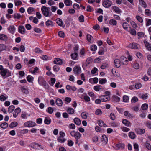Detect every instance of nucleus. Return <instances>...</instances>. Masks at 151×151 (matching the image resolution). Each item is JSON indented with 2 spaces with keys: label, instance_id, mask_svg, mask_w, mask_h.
<instances>
[{
  "label": "nucleus",
  "instance_id": "obj_1",
  "mask_svg": "<svg viewBox=\"0 0 151 151\" xmlns=\"http://www.w3.org/2000/svg\"><path fill=\"white\" fill-rule=\"evenodd\" d=\"M50 8L45 6H43L41 7V10L44 16L46 17H50L52 15L51 12L49 11Z\"/></svg>",
  "mask_w": 151,
  "mask_h": 151
},
{
  "label": "nucleus",
  "instance_id": "obj_2",
  "mask_svg": "<svg viewBox=\"0 0 151 151\" xmlns=\"http://www.w3.org/2000/svg\"><path fill=\"white\" fill-rule=\"evenodd\" d=\"M105 95H101L99 98L101 99L102 102H106L109 101L110 99V92L109 91H106L104 93Z\"/></svg>",
  "mask_w": 151,
  "mask_h": 151
},
{
  "label": "nucleus",
  "instance_id": "obj_3",
  "mask_svg": "<svg viewBox=\"0 0 151 151\" xmlns=\"http://www.w3.org/2000/svg\"><path fill=\"white\" fill-rule=\"evenodd\" d=\"M59 136L57 138L58 142L60 143H63L65 142L66 139L65 138V133L63 131H60L59 133Z\"/></svg>",
  "mask_w": 151,
  "mask_h": 151
},
{
  "label": "nucleus",
  "instance_id": "obj_4",
  "mask_svg": "<svg viewBox=\"0 0 151 151\" xmlns=\"http://www.w3.org/2000/svg\"><path fill=\"white\" fill-rule=\"evenodd\" d=\"M38 81L39 84L40 85L44 87H45L47 85H48L44 78L42 76H40L38 77Z\"/></svg>",
  "mask_w": 151,
  "mask_h": 151
},
{
  "label": "nucleus",
  "instance_id": "obj_5",
  "mask_svg": "<svg viewBox=\"0 0 151 151\" xmlns=\"http://www.w3.org/2000/svg\"><path fill=\"white\" fill-rule=\"evenodd\" d=\"M71 136L74 137L75 139H80L81 137V135L79 132L73 130L70 132Z\"/></svg>",
  "mask_w": 151,
  "mask_h": 151
},
{
  "label": "nucleus",
  "instance_id": "obj_6",
  "mask_svg": "<svg viewBox=\"0 0 151 151\" xmlns=\"http://www.w3.org/2000/svg\"><path fill=\"white\" fill-rule=\"evenodd\" d=\"M24 125L25 127H33L35 126L36 124L34 122L32 121H29L25 122Z\"/></svg>",
  "mask_w": 151,
  "mask_h": 151
},
{
  "label": "nucleus",
  "instance_id": "obj_7",
  "mask_svg": "<svg viewBox=\"0 0 151 151\" xmlns=\"http://www.w3.org/2000/svg\"><path fill=\"white\" fill-rule=\"evenodd\" d=\"M112 4V1L110 0H105L102 3L103 6L106 8L110 7Z\"/></svg>",
  "mask_w": 151,
  "mask_h": 151
},
{
  "label": "nucleus",
  "instance_id": "obj_8",
  "mask_svg": "<svg viewBox=\"0 0 151 151\" xmlns=\"http://www.w3.org/2000/svg\"><path fill=\"white\" fill-rule=\"evenodd\" d=\"M129 47L131 49H138L139 48V45L136 43H132L130 44L129 46Z\"/></svg>",
  "mask_w": 151,
  "mask_h": 151
},
{
  "label": "nucleus",
  "instance_id": "obj_9",
  "mask_svg": "<svg viewBox=\"0 0 151 151\" xmlns=\"http://www.w3.org/2000/svg\"><path fill=\"white\" fill-rule=\"evenodd\" d=\"M94 90L96 91H102L104 90V87L99 85H97L93 87Z\"/></svg>",
  "mask_w": 151,
  "mask_h": 151
},
{
  "label": "nucleus",
  "instance_id": "obj_10",
  "mask_svg": "<svg viewBox=\"0 0 151 151\" xmlns=\"http://www.w3.org/2000/svg\"><path fill=\"white\" fill-rule=\"evenodd\" d=\"M73 71L75 74H78L81 73V67L79 66H75L73 69Z\"/></svg>",
  "mask_w": 151,
  "mask_h": 151
},
{
  "label": "nucleus",
  "instance_id": "obj_11",
  "mask_svg": "<svg viewBox=\"0 0 151 151\" xmlns=\"http://www.w3.org/2000/svg\"><path fill=\"white\" fill-rule=\"evenodd\" d=\"M112 9L116 13L120 14L122 12V10L116 6H113L111 7Z\"/></svg>",
  "mask_w": 151,
  "mask_h": 151
},
{
  "label": "nucleus",
  "instance_id": "obj_12",
  "mask_svg": "<svg viewBox=\"0 0 151 151\" xmlns=\"http://www.w3.org/2000/svg\"><path fill=\"white\" fill-rule=\"evenodd\" d=\"M21 111V109L20 108L18 107L16 108L14 112L13 116L14 118H16Z\"/></svg>",
  "mask_w": 151,
  "mask_h": 151
},
{
  "label": "nucleus",
  "instance_id": "obj_13",
  "mask_svg": "<svg viewBox=\"0 0 151 151\" xmlns=\"http://www.w3.org/2000/svg\"><path fill=\"white\" fill-rule=\"evenodd\" d=\"M136 133L139 134H142L145 132L144 129L137 128L135 129Z\"/></svg>",
  "mask_w": 151,
  "mask_h": 151
},
{
  "label": "nucleus",
  "instance_id": "obj_14",
  "mask_svg": "<svg viewBox=\"0 0 151 151\" xmlns=\"http://www.w3.org/2000/svg\"><path fill=\"white\" fill-rule=\"evenodd\" d=\"M8 29L10 33L13 34L15 32L16 28L14 25H11L8 28Z\"/></svg>",
  "mask_w": 151,
  "mask_h": 151
},
{
  "label": "nucleus",
  "instance_id": "obj_15",
  "mask_svg": "<svg viewBox=\"0 0 151 151\" xmlns=\"http://www.w3.org/2000/svg\"><path fill=\"white\" fill-rule=\"evenodd\" d=\"M25 29L23 26L21 25L18 27V32L20 33L23 34L25 33Z\"/></svg>",
  "mask_w": 151,
  "mask_h": 151
},
{
  "label": "nucleus",
  "instance_id": "obj_16",
  "mask_svg": "<svg viewBox=\"0 0 151 151\" xmlns=\"http://www.w3.org/2000/svg\"><path fill=\"white\" fill-rule=\"evenodd\" d=\"M62 60L59 58H56L54 61V63L58 64L59 65H61L62 64Z\"/></svg>",
  "mask_w": 151,
  "mask_h": 151
},
{
  "label": "nucleus",
  "instance_id": "obj_17",
  "mask_svg": "<svg viewBox=\"0 0 151 151\" xmlns=\"http://www.w3.org/2000/svg\"><path fill=\"white\" fill-rule=\"evenodd\" d=\"M145 47L149 51H151V44H150L147 41H144Z\"/></svg>",
  "mask_w": 151,
  "mask_h": 151
},
{
  "label": "nucleus",
  "instance_id": "obj_18",
  "mask_svg": "<svg viewBox=\"0 0 151 151\" xmlns=\"http://www.w3.org/2000/svg\"><path fill=\"white\" fill-rule=\"evenodd\" d=\"M114 63L115 66L117 68H119L121 66L120 61L118 59H116L114 60Z\"/></svg>",
  "mask_w": 151,
  "mask_h": 151
},
{
  "label": "nucleus",
  "instance_id": "obj_19",
  "mask_svg": "<svg viewBox=\"0 0 151 151\" xmlns=\"http://www.w3.org/2000/svg\"><path fill=\"white\" fill-rule=\"evenodd\" d=\"M66 88L68 90H72L73 91H76L77 90V88L76 87L68 85L66 86Z\"/></svg>",
  "mask_w": 151,
  "mask_h": 151
},
{
  "label": "nucleus",
  "instance_id": "obj_20",
  "mask_svg": "<svg viewBox=\"0 0 151 151\" xmlns=\"http://www.w3.org/2000/svg\"><path fill=\"white\" fill-rule=\"evenodd\" d=\"M44 122L45 124L49 125L51 123V120L49 117L47 116L45 117Z\"/></svg>",
  "mask_w": 151,
  "mask_h": 151
},
{
  "label": "nucleus",
  "instance_id": "obj_21",
  "mask_svg": "<svg viewBox=\"0 0 151 151\" xmlns=\"http://www.w3.org/2000/svg\"><path fill=\"white\" fill-rule=\"evenodd\" d=\"M55 103L56 104L59 106H61L63 105V101L62 100L58 98L56 99Z\"/></svg>",
  "mask_w": 151,
  "mask_h": 151
},
{
  "label": "nucleus",
  "instance_id": "obj_22",
  "mask_svg": "<svg viewBox=\"0 0 151 151\" xmlns=\"http://www.w3.org/2000/svg\"><path fill=\"white\" fill-rule=\"evenodd\" d=\"M56 21L58 25L62 27H63V23L62 20L60 18L57 19Z\"/></svg>",
  "mask_w": 151,
  "mask_h": 151
},
{
  "label": "nucleus",
  "instance_id": "obj_23",
  "mask_svg": "<svg viewBox=\"0 0 151 151\" xmlns=\"http://www.w3.org/2000/svg\"><path fill=\"white\" fill-rule=\"evenodd\" d=\"M124 115L125 116H126L127 117H129V118H133L134 116L133 115L131 114L128 111H125L124 113Z\"/></svg>",
  "mask_w": 151,
  "mask_h": 151
},
{
  "label": "nucleus",
  "instance_id": "obj_24",
  "mask_svg": "<svg viewBox=\"0 0 151 151\" xmlns=\"http://www.w3.org/2000/svg\"><path fill=\"white\" fill-rule=\"evenodd\" d=\"M124 144L123 143H119L116 145L117 149H123L124 147Z\"/></svg>",
  "mask_w": 151,
  "mask_h": 151
},
{
  "label": "nucleus",
  "instance_id": "obj_25",
  "mask_svg": "<svg viewBox=\"0 0 151 151\" xmlns=\"http://www.w3.org/2000/svg\"><path fill=\"white\" fill-rule=\"evenodd\" d=\"M74 123L77 125H80L81 124V122L79 119L78 118H75L73 119Z\"/></svg>",
  "mask_w": 151,
  "mask_h": 151
},
{
  "label": "nucleus",
  "instance_id": "obj_26",
  "mask_svg": "<svg viewBox=\"0 0 151 151\" xmlns=\"http://www.w3.org/2000/svg\"><path fill=\"white\" fill-rule=\"evenodd\" d=\"M8 98V96L5 94H2L0 96V100L1 101H5Z\"/></svg>",
  "mask_w": 151,
  "mask_h": 151
},
{
  "label": "nucleus",
  "instance_id": "obj_27",
  "mask_svg": "<svg viewBox=\"0 0 151 151\" xmlns=\"http://www.w3.org/2000/svg\"><path fill=\"white\" fill-rule=\"evenodd\" d=\"M71 59L73 60H77L78 59V54L76 52L72 53L71 55Z\"/></svg>",
  "mask_w": 151,
  "mask_h": 151
},
{
  "label": "nucleus",
  "instance_id": "obj_28",
  "mask_svg": "<svg viewBox=\"0 0 151 151\" xmlns=\"http://www.w3.org/2000/svg\"><path fill=\"white\" fill-rule=\"evenodd\" d=\"M99 125L102 127H107L106 125L105 124L104 122L101 120H99L98 121Z\"/></svg>",
  "mask_w": 151,
  "mask_h": 151
},
{
  "label": "nucleus",
  "instance_id": "obj_29",
  "mask_svg": "<svg viewBox=\"0 0 151 151\" xmlns=\"http://www.w3.org/2000/svg\"><path fill=\"white\" fill-rule=\"evenodd\" d=\"M139 3L142 7L145 8L147 7V4L143 0H139Z\"/></svg>",
  "mask_w": 151,
  "mask_h": 151
},
{
  "label": "nucleus",
  "instance_id": "obj_30",
  "mask_svg": "<svg viewBox=\"0 0 151 151\" xmlns=\"http://www.w3.org/2000/svg\"><path fill=\"white\" fill-rule=\"evenodd\" d=\"M33 148L36 149H42V146L38 144L34 143L33 144Z\"/></svg>",
  "mask_w": 151,
  "mask_h": 151
},
{
  "label": "nucleus",
  "instance_id": "obj_31",
  "mask_svg": "<svg viewBox=\"0 0 151 151\" xmlns=\"http://www.w3.org/2000/svg\"><path fill=\"white\" fill-rule=\"evenodd\" d=\"M64 3L66 6H71L72 4V2L71 0H63Z\"/></svg>",
  "mask_w": 151,
  "mask_h": 151
},
{
  "label": "nucleus",
  "instance_id": "obj_32",
  "mask_svg": "<svg viewBox=\"0 0 151 151\" xmlns=\"http://www.w3.org/2000/svg\"><path fill=\"white\" fill-rule=\"evenodd\" d=\"M67 112L70 114H73L74 112V110L72 108H68L67 110Z\"/></svg>",
  "mask_w": 151,
  "mask_h": 151
},
{
  "label": "nucleus",
  "instance_id": "obj_33",
  "mask_svg": "<svg viewBox=\"0 0 151 151\" xmlns=\"http://www.w3.org/2000/svg\"><path fill=\"white\" fill-rule=\"evenodd\" d=\"M87 39L88 41L90 42H92L93 41V37L89 34L87 35Z\"/></svg>",
  "mask_w": 151,
  "mask_h": 151
},
{
  "label": "nucleus",
  "instance_id": "obj_34",
  "mask_svg": "<svg viewBox=\"0 0 151 151\" xmlns=\"http://www.w3.org/2000/svg\"><path fill=\"white\" fill-rule=\"evenodd\" d=\"M128 136L132 139H134L136 137L135 134L132 132H130L129 133Z\"/></svg>",
  "mask_w": 151,
  "mask_h": 151
},
{
  "label": "nucleus",
  "instance_id": "obj_35",
  "mask_svg": "<svg viewBox=\"0 0 151 151\" xmlns=\"http://www.w3.org/2000/svg\"><path fill=\"white\" fill-rule=\"evenodd\" d=\"M6 46L3 44H0V53L6 49Z\"/></svg>",
  "mask_w": 151,
  "mask_h": 151
},
{
  "label": "nucleus",
  "instance_id": "obj_36",
  "mask_svg": "<svg viewBox=\"0 0 151 151\" xmlns=\"http://www.w3.org/2000/svg\"><path fill=\"white\" fill-rule=\"evenodd\" d=\"M136 19L140 23H142L143 22L142 18L140 16L137 15L135 17Z\"/></svg>",
  "mask_w": 151,
  "mask_h": 151
},
{
  "label": "nucleus",
  "instance_id": "obj_37",
  "mask_svg": "<svg viewBox=\"0 0 151 151\" xmlns=\"http://www.w3.org/2000/svg\"><path fill=\"white\" fill-rule=\"evenodd\" d=\"M109 23L111 25H116L117 24V22L114 19H111L109 22Z\"/></svg>",
  "mask_w": 151,
  "mask_h": 151
},
{
  "label": "nucleus",
  "instance_id": "obj_38",
  "mask_svg": "<svg viewBox=\"0 0 151 151\" xmlns=\"http://www.w3.org/2000/svg\"><path fill=\"white\" fill-rule=\"evenodd\" d=\"M15 107L14 105H11L8 108V111L9 113H11L13 112L14 110Z\"/></svg>",
  "mask_w": 151,
  "mask_h": 151
},
{
  "label": "nucleus",
  "instance_id": "obj_39",
  "mask_svg": "<svg viewBox=\"0 0 151 151\" xmlns=\"http://www.w3.org/2000/svg\"><path fill=\"white\" fill-rule=\"evenodd\" d=\"M34 11V9L33 7H30L27 9V12L28 13L30 14H33V12Z\"/></svg>",
  "mask_w": 151,
  "mask_h": 151
},
{
  "label": "nucleus",
  "instance_id": "obj_40",
  "mask_svg": "<svg viewBox=\"0 0 151 151\" xmlns=\"http://www.w3.org/2000/svg\"><path fill=\"white\" fill-rule=\"evenodd\" d=\"M122 122L125 125L127 126H129L130 124V122L126 119H123Z\"/></svg>",
  "mask_w": 151,
  "mask_h": 151
},
{
  "label": "nucleus",
  "instance_id": "obj_41",
  "mask_svg": "<svg viewBox=\"0 0 151 151\" xmlns=\"http://www.w3.org/2000/svg\"><path fill=\"white\" fill-rule=\"evenodd\" d=\"M102 141L104 142L105 144H106L108 142V139L107 137L104 135H103L102 137Z\"/></svg>",
  "mask_w": 151,
  "mask_h": 151
},
{
  "label": "nucleus",
  "instance_id": "obj_42",
  "mask_svg": "<svg viewBox=\"0 0 151 151\" xmlns=\"http://www.w3.org/2000/svg\"><path fill=\"white\" fill-rule=\"evenodd\" d=\"M145 25L147 27L151 25V19L146 18L145 19Z\"/></svg>",
  "mask_w": 151,
  "mask_h": 151
},
{
  "label": "nucleus",
  "instance_id": "obj_43",
  "mask_svg": "<svg viewBox=\"0 0 151 151\" xmlns=\"http://www.w3.org/2000/svg\"><path fill=\"white\" fill-rule=\"evenodd\" d=\"M88 114V113L86 112H84L81 113V116L83 119H86L87 118Z\"/></svg>",
  "mask_w": 151,
  "mask_h": 151
},
{
  "label": "nucleus",
  "instance_id": "obj_44",
  "mask_svg": "<svg viewBox=\"0 0 151 151\" xmlns=\"http://www.w3.org/2000/svg\"><path fill=\"white\" fill-rule=\"evenodd\" d=\"M7 69H4L1 71L0 72V74L3 77H5L6 76V71Z\"/></svg>",
  "mask_w": 151,
  "mask_h": 151
},
{
  "label": "nucleus",
  "instance_id": "obj_45",
  "mask_svg": "<svg viewBox=\"0 0 151 151\" xmlns=\"http://www.w3.org/2000/svg\"><path fill=\"white\" fill-rule=\"evenodd\" d=\"M28 81L29 82H32L33 80V77L30 75H28L27 78Z\"/></svg>",
  "mask_w": 151,
  "mask_h": 151
},
{
  "label": "nucleus",
  "instance_id": "obj_46",
  "mask_svg": "<svg viewBox=\"0 0 151 151\" xmlns=\"http://www.w3.org/2000/svg\"><path fill=\"white\" fill-rule=\"evenodd\" d=\"M128 31L132 35L135 36L136 35V31L134 29H131V30Z\"/></svg>",
  "mask_w": 151,
  "mask_h": 151
},
{
  "label": "nucleus",
  "instance_id": "obj_47",
  "mask_svg": "<svg viewBox=\"0 0 151 151\" xmlns=\"http://www.w3.org/2000/svg\"><path fill=\"white\" fill-rule=\"evenodd\" d=\"M122 64L124 65H127L128 64V61L127 59V58L126 57H123L122 58Z\"/></svg>",
  "mask_w": 151,
  "mask_h": 151
},
{
  "label": "nucleus",
  "instance_id": "obj_48",
  "mask_svg": "<svg viewBox=\"0 0 151 151\" xmlns=\"http://www.w3.org/2000/svg\"><path fill=\"white\" fill-rule=\"evenodd\" d=\"M15 5L17 6L21 5L22 4V2L20 0H14Z\"/></svg>",
  "mask_w": 151,
  "mask_h": 151
},
{
  "label": "nucleus",
  "instance_id": "obj_49",
  "mask_svg": "<svg viewBox=\"0 0 151 151\" xmlns=\"http://www.w3.org/2000/svg\"><path fill=\"white\" fill-rule=\"evenodd\" d=\"M130 23L131 25L133 28L135 29H136L138 27V26L135 22L133 21H131Z\"/></svg>",
  "mask_w": 151,
  "mask_h": 151
},
{
  "label": "nucleus",
  "instance_id": "obj_50",
  "mask_svg": "<svg viewBox=\"0 0 151 151\" xmlns=\"http://www.w3.org/2000/svg\"><path fill=\"white\" fill-rule=\"evenodd\" d=\"M45 24L47 26H52L53 25V22L50 20H47Z\"/></svg>",
  "mask_w": 151,
  "mask_h": 151
},
{
  "label": "nucleus",
  "instance_id": "obj_51",
  "mask_svg": "<svg viewBox=\"0 0 151 151\" xmlns=\"http://www.w3.org/2000/svg\"><path fill=\"white\" fill-rule=\"evenodd\" d=\"M88 94L92 99H95L96 97V96L92 92H88Z\"/></svg>",
  "mask_w": 151,
  "mask_h": 151
},
{
  "label": "nucleus",
  "instance_id": "obj_52",
  "mask_svg": "<svg viewBox=\"0 0 151 151\" xmlns=\"http://www.w3.org/2000/svg\"><path fill=\"white\" fill-rule=\"evenodd\" d=\"M17 125L18 123L17 122H12L11 123V124L9 125V127L10 128H13L17 126Z\"/></svg>",
  "mask_w": 151,
  "mask_h": 151
},
{
  "label": "nucleus",
  "instance_id": "obj_53",
  "mask_svg": "<svg viewBox=\"0 0 151 151\" xmlns=\"http://www.w3.org/2000/svg\"><path fill=\"white\" fill-rule=\"evenodd\" d=\"M107 82V80L106 78L100 79L99 83L101 84H103Z\"/></svg>",
  "mask_w": 151,
  "mask_h": 151
},
{
  "label": "nucleus",
  "instance_id": "obj_54",
  "mask_svg": "<svg viewBox=\"0 0 151 151\" xmlns=\"http://www.w3.org/2000/svg\"><path fill=\"white\" fill-rule=\"evenodd\" d=\"M0 39L2 40H6L7 39V37L4 34H1L0 35Z\"/></svg>",
  "mask_w": 151,
  "mask_h": 151
},
{
  "label": "nucleus",
  "instance_id": "obj_55",
  "mask_svg": "<svg viewBox=\"0 0 151 151\" xmlns=\"http://www.w3.org/2000/svg\"><path fill=\"white\" fill-rule=\"evenodd\" d=\"M1 127L3 129L6 128L8 126V124L7 123L4 122L2 123L1 124Z\"/></svg>",
  "mask_w": 151,
  "mask_h": 151
},
{
  "label": "nucleus",
  "instance_id": "obj_56",
  "mask_svg": "<svg viewBox=\"0 0 151 151\" xmlns=\"http://www.w3.org/2000/svg\"><path fill=\"white\" fill-rule=\"evenodd\" d=\"M144 145L148 150H150L151 149V145L149 143L147 142L145 143L144 144Z\"/></svg>",
  "mask_w": 151,
  "mask_h": 151
},
{
  "label": "nucleus",
  "instance_id": "obj_57",
  "mask_svg": "<svg viewBox=\"0 0 151 151\" xmlns=\"http://www.w3.org/2000/svg\"><path fill=\"white\" fill-rule=\"evenodd\" d=\"M112 72L113 74L116 76H117V77H119L120 76V74L118 72H116V71H115L114 70L112 69Z\"/></svg>",
  "mask_w": 151,
  "mask_h": 151
},
{
  "label": "nucleus",
  "instance_id": "obj_58",
  "mask_svg": "<svg viewBox=\"0 0 151 151\" xmlns=\"http://www.w3.org/2000/svg\"><path fill=\"white\" fill-rule=\"evenodd\" d=\"M148 107V105L146 103H145L143 104L141 106V108L143 110H145L147 109Z\"/></svg>",
  "mask_w": 151,
  "mask_h": 151
},
{
  "label": "nucleus",
  "instance_id": "obj_59",
  "mask_svg": "<svg viewBox=\"0 0 151 151\" xmlns=\"http://www.w3.org/2000/svg\"><path fill=\"white\" fill-rule=\"evenodd\" d=\"M128 26L129 24L126 22H124L122 24V26L123 28L125 30H127Z\"/></svg>",
  "mask_w": 151,
  "mask_h": 151
},
{
  "label": "nucleus",
  "instance_id": "obj_60",
  "mask_svg": "<svg viewBox=\"0 0 151 151\" xmlns=\"http://www.w3.org/2000/svg\"><path fill=\"white\" fill-rule=\"evenodd\" d=\"M133 67L134 68L136 69H138L139 68V65L138 63L134 62L133 64Z\"/></svg>",
  "mask_w": 151,
  "mask_h": 151
},
{
  "label": "nucleus",
  "instance_id": "obj_61",
  "mask_svg": "<svg viewBox=\"0 0 151 151\" xmlns=\"http://www.w3.org/2000/svg\"><path fill=\"white\" fill-rule=\"evenodd\" d=\"M129 98L128 96L124 95L123 97V101L125 102H128L129 101Z\"/></svg>",
  "mask_w": 151,
  "mask_h": 151
},
{
  "label": "nucleus",
  "instance_id": "obj_62",
  "mask_svg": "<svg viewBox=\"0 0 151 151\" xmlns=\"http://www.w3.org/2000/svg\"><path fill=\"white\" fill-rule=\"evenodd\" d=\"M58 35L60 37L64 38L65 37V34L64 32L62 31H59L58 32Z\"/></svg>",
  "mask_w": 151,
  "mask_h": 151
},
{
  "label": "nucleus",
  "instance_id": "obj_63",
  "mask_svg": "<svg viewBox=\"0 0 151 151\" xmlns=\"http://www.w3.org/2000/svg\"><path fill=\"white\" fill-rule=\"evenodd\" d=\"M111 125L114 127L117 128L119 127V123L113 122L111 123Z\"/></svg>",
  "mask_w": 151,
  "mask_h": 151
},
{
  "label": "nucleus",
  "instance_id": "obj_64",
  "mask_svg": "<svg viewBox=\"0 0 151 151\" xmlns=\"http://www.w3.org/2000/svg\"><path fill=\"white\" fill-rule=\"evenodd\" d=\"M145 125L149 129H151V122L147 121L145 123Z\"/></svg>",
  "mask_w": 151,
  "mask_h": 151
}]
</instances>
